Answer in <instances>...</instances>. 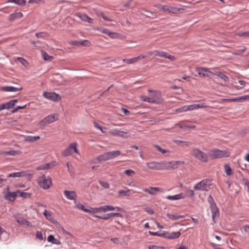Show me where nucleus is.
<instances>
[{
	"label": "nucleus",
	"instance_id": "obj_46",
	"mask_svg": "<svg viewBox=\"0 0 249 249\" xmlns=\"http://www.w3.org/2000/svg\"><path fill=\"white\" fill-rule=\"evenodd\" d=\"M123 62L126 63V64H130L132 63H134L136 62V59L135 57L132 58L131 59L125 58L123 60Z\"/></svg>",
	"mask_w": 249,
	"mask_h": 249
},
{
	"label": "nucleus",
	"instance_id": "obj_33",
	"mask_svg": "<svg viewBox=\"0 0 249 249\" xmlns=\"http://www.w3.org/2000/svg\"><path fill=\"white\" fill-rule=\"evenodd\" d=\"M166 215L169 219L172 220H176L185 217L184 215H177L170 213H167Z\"/></svg>",
	"mask_w": 249,
	"mask_h": 249
},
{
	"label": "nucleus",
	"instance_id": "obj_60",
	"mask_svg": "<svg viewBox=\"0 0 249 249\" xmlns=\"http://www.w3.org/2000/svg\"><path fill=\"white\" fill-rule=\"evenodd\" d=\"M239 36H242L249 37V31H247V32L240 33L239 34Z\"/></svg>",
	"mask_w": 249,
	"mask_h": 249
},
{
	"label": "nucleus",
	"instance_id": "obj_25",
	"mask_svg": "<svg viewBox=\"0 0 249 249\" xmlns=\"http://www.w3.org/2000/svg\"><path fill=\"white\" fill-rule=\"evenodd\" d=\"M43 214L45 216L47 219H48L53 223H55V220H54L53 215L50 212H48L47 210L45 209L44 210V212L43 213Z\"/></svg>",
	"mask_w": 249,
	"mask_h": 249
},
{
	"label": "nucleus",
	"instance_id": "obj_53",
	"mask_svg": "<svg viewBox=\"0 0 249 249\" xmlns=\"http://www.w3.org/2000/svg\"><path fill=\"white\" fill-rule=\"evenodd\" d=\"M134 171L131 169L126 170L124 171V173L129 176H131L132 174H134Z\"/></svg>",
	"mask_w": 249,
	"mask_h": 249
},
{
	"label": "nucleus",
	"instance_id": "obj_36",
	"mask_svg": "<svg viewBox=\"0 0 249 249\" xmlns=\"http://www.w3.org/2000/svg\"><path fill=\"white\" fill-rule=\"evenodd\" d=\"M110 160L119 156L121 154L119 150L113 151L108 152Z\"/></svg>",
	"mask_w": 249,
	"mask_h": 249
},
{
	"label": "nucleus",
	"instance_id": "obj_44",
	"mask_svg": "<svg viewBox=\"0 0 249 249\" xmlns=\"http://www.w3.org/2000/svg\"><path fill=\"white\" fill-rule=\"evenodd\" d=\"M90 42L88 40H79V46H89Z\"/></svg>",
	"mask_w": 249,
	"mask_h": 249
},
{
	"label": "nucleus",
	"instance_id": "obj_19",
	"mask_svg": "<svg viewBox=\"0 0 249 249\" xmlns=\"http://www.w3.org/2000/svg\"><path fill=\"white\" fill-rule=\"evenodd\" d=\"M54 166V162H50L48 163L45 164H42L38 166L36 168V170H46L48 169L52 168Z\"/></svg>",
	"mask_w": 249,
	"mask_h": 249
},
{
	"label": "nucleus",
	"instance_id": "obj_2",
	"mask_svg": "<svg viewBox=\"0 0 249 249\" xmlns=\"http://www.w3.org/2000/svg\"><path fill=\"white\" fill-rule=\"evenodd\" d=\"M209 156L211 159L227 158L230 156V153L228 150H220L218 149H213L210 151Z\"/></svg>",
	"mask_w": 249,
	"mask_h": 249
},
{
	"label": "nucleus",
	"instance_id": "obj_18",
	"mask_svg": "<svg viewBox=\"0 0 249 249\" xmlns=\"http://www.w3.org/2000/svg\"><path fill=\"white\" fill-rule=\"evenodd\" d=\"M111 133L113 136H118L123 138H126L128 134V133L126 132H124L117 129L113 130Z\"/></svg>",
	"mask_w": 249,
	"mask_h": 249
},
{
	"label": "nucleus",
	"instance_id": "obj_40",
	"mask_svg": "<svg viewBox=\"0 0 249 249\" xmlns=\"http://www.w3.org/2000/svg\"><path fill=\"white\" fill-rule=\"evenodd\" d=\"M141 99L143 101L148 102L149 103H154V102H157L156 100H153L152 98H151V97H146L145 96H142Z\"/></svg>",
	"mask_w": 249,
	"mask_h": 249
},
{
	"label": "nucleus",
	"instance_id": "obj_61",
	"mask_svg": "<svg viewBox=\"0 0 249 249\" xmlns=\"http://www.w3.org/2000/svg\"><path fill=\"white\" fill-rule=\"evenodd\" d=\"M187 193L188 196L193 197L195 195V193L192 190H189L187 191Z\"/></svg>",
	"mask_w": 249,
	"mask_h": 249
},
{
	"label": "nucleus",
	"instance_id": "obj_4",
	"mask_svg": "<svg viewBox=\"0 0 249 249\" xmlns=\"http://www.w3.org/2000/svg\"><path fill=\"white\" fill-rule=\"evenodd\" d=\"M191 154L203 162L206 163L208 160L207 155L198 149L194 148L192 149Z\"/></svg>",
	"mask_w": 249,
	"mask_h": 249
},
{
	"label": "nucleus",
	"instance_id": "obj_31",
	"mask_svg": "<svg viewBox=\"0 0 249 249\" xmlns=\"http://www.w3.org/2000/svg\"><path fill=\"white\" fill-rule=\"evenodd\" d=\"M118 195L120 196H130L131 195V191L129 189L121 190L119 191Z\"/></svg>",
	"mask_w": 249,
	"mask_h": 249
},
{
	"label": "nucleus",
	"instance_id": "obj_15",
	"mask_svg": "<svg viewBox=\"0 0 249 249\" xmlns=\"http://www.w3.org/2000/svg\"><path fill=\"white\" fill-rule=\"evenodd\" d=\"M143 191L151 195H156L157 192H162L163 190L159 187H150L149 189H144Z\"/></svg>",
	"mask_w": 249,
	"mask_h": 249
},
{
	"label": "nucleus",
	"instance_id": "obj_28",
	"mask_svg": "<svg viewBox=\"0 0 249 249\" xmlns=\"http://www.w3.org/2000/svg\"><path fill=\"white\" fill-rule=\"evenodd\" d=\"M79 17V18L83 21L87 22L89 23H91L92 22V19L85 14H80Z\"/></svg>",
	"mask_w": 249,
	"mask_h": 249
},
{
	"label": "nucleus",
	"instance_id": "obj_45",
	"mask_svg": "<svg viewBox=\"0 0 249 249\" xmlns=\"http://www.w3.org/2000/svg\"><path fill=\"white\" fill-rule=\"evenodd\" d=\"M17 193L19 194L20 196L23 198L30 197L31 196L30 194L26 192H21L20 191H18Z\"/></svg>",
	"mask_w": 249,
	"mask_h": 249
},
{
	"label": "nucleus",
	"instance_id": "obj_42",
	"mask_svg": "<svg viewBox=\"0 0 249 249\" xmlns=\"http://www.w3.org/2000/svg\"><path fill=\"white\" fill-rule=\"evenodd\" d=\"M173 141L178 145H181L182 144L183 146L187 147L190 145V143L187 142L181 141L179 140H174Z\"/></svg>",
	"mask_w": 249,
	"mask_h": 249
},
{
	"label": "nucleus",
	"instance_id": "obj_5",
	"mask_svg": "<svg viewBox=\"0 0 249 249\" xmlns=\"http://www.w3.org/2000/svg\"><path fill=\"white\" fill-rule=\"evenodd\" d=\"M208 201L210 204V208L212 213L213 220L214 222H215V218L218 216L219 214V210L217 207L213 197L211 195H210L208 197Z\"/></svg>",
	"mask_w": 249,
	"mask_h": 249
},
{
	"label": "nucleus",
	"instance_id": "obj_43",
	"mask_svg": "<svg viewBox=\"0 0 249 249\" xmlns=\"http://www.w3.org/2000/svg\"><path fill=\"white\" fill-rule=\"evenodd\" d=\"M17 222L20 225H24L26 219L22 217L17 216L15 217Z\"/></svg>",
	"mask_w": 249,
	"mask_h": 249
},
{
	"label": "nucleus",
	"instance_id": "obj_3",
	"mask_svg": "<svg viewBox=\"0 0 249 249\" xmlns=\"http://www.w3.org/2000/svg\"><path fill=\"white\" fill-rule=\"evenodd\" d=\"M37 183L40 187L45 190H47L52 185V181L50 178H46L45 175H43L38 178Z\"/></svg>",
	"mask_w": 249,
	"mask_h": 249
},
{
	"label": "nucleus",
	"instance_id": "obj_7",
	"mask_svg": "<svg viewBox=\"0 0 249 249\" xmlns=\"http://www.w3.org/2000/svg\"><path fill=\"white\" fill-rule=\"evenodd\" d=\"M148 92L150 93L151 98L156 100L157 102H154V104H160L162 102V100L161 99L160 92L159 90H153L149 89Z\"/></svg>",
	"mask_w": 249,
	"mask_h": 249
},
{
	"label": "nucleus",
	"instance_id": "obj_12",
	"mask_svg": "<svg viewBox=\"0 0 249 249\" xmlns=\"http://www.w3.org/2000/svg\"><path fill=\"white\" fill-rule=\"evenodd\" d=\"M196 71L200 76L202 77H209L210 76L209 73H213L209 71V69L206 68H199L196 69Z\"/></svg>",
	"mask_w": 249,
	"mask_h": 249
},
{
	"label": "nucleus",
	"instance_id": "obj_34",
	"mask_svg": "<svg viewBox=\"0 0 249 249\" xmlns=\"http://www.w3.org/2000/svg\"><path fill=\"white\" fill-rule=\"evenodd\" d=\"M207 106L205 103H201L199 104H194L190 105L191 110H194L198 108H204L207 107Z\"/></svg>",
	"mask_w": 249,
	"mask_h": 249
},
{
	"label": "nucleus",
	"instance_id": "obj_16",
	"mask_svg": "<svg viewBox=\"0 0 249 249\" xmlns=\"http://www.w3.org/2000/svg\"><path fill=\"white\" fill-rule=\"evenodd\" d=\"M17 194V191L16 192H8L5 195L4 198L7 200L14 201L18 196Z\"/></svg>",
	"mask_w": 249,
	"mask_h": 249
},
{
	"label": "nucleus",
	"instance_id": "obj_22",
	"mask_svg": "<svg viewBox=\"0 0 249 249\" xmlns=\"http://www.w3.org/2000/svg\"><path fill=\"white\" fill-rule=\"evenodd\" d=\"M23 17V14L21 12H16L11 14L9 16V20L10 21H13L15 19L20 18Z\"/></svg>",
	"mask_w": 249,
	"mask_h": 249
},
{
	"label": "nucleus",
	"instance_id": "obj_10",
	"mask_svg": "<svg viewBox=\"0 0 249 249\" xmlns=\"http://www.w3.org/2000/svg\"><path fill=\"white\" fill-rule=\"evenodd\" d=\"M56 115L55 114L48 115L45 117L43 120L40 122L41 125L45 126L48 124H51L56 121Z\"/></svg>",
	"mask_w": 249,
	"mask_h": 249
},
{
	"label": "nucleus",
	"instance_id": "obj_8",
	"mask_svg": "<svg viewBox=\"0 0 249 249\" xmlns=\"http://www.w3.org/2000/svg\"><path fill=\"white\" fill-rule=\"evenodd\" d=\"M43 96L47 99L53 101H57L60 99V96L54 92H49L45 91L43 94Z\"/></svg>",
	"mask_w": 249,
	"mask_h": 249
},
{
	"label": "nucleus",
	"instance_id": "obj_47",
	"mask_svg": "<svg viewBox=\"0 0 249 249\" xmlns=\"http://www.w3.org/2000/svg\"><path fill=\"white\" fill-rule=\"evenodd\" d=\"M149 233L151 235H156L164 237L165 231L163 232L162 233H160L159 232H152L149 231Z\"/></svg>",
	"mask_w": 249,
	"mask_h": 249
},
{
	"label": "nucleus",
	"instance_id": "obj_27",
	"mask_svg": "<svg viewBox=\"0 0 249 249\" xmlns=\"http://www.w3.org/2000/svg\"><path fill=\"white\" fill-rule=\"evenodd\" d=\"M101 212H106L105 206H101L98 208H91V213H99Z\"/></svg>",
	"mask_w": 249,
	"mask_h": 249
},
{
	"label": "nucleus",
	"instance_id": "obj_64",
	"mask_svg": "<svg viewBox=\"0 0 249 249\" xmlns=\"http://www.w3.org/2000/svg\"><path fill=\"white\" fill-rule=\"evenodd\" d=\"M70 44L74 46H79V40H72L70 42Z\"/></svg>",
	"mask_w": 249,
	"mask_h": 249
},
{
	"label": "nucleus",
	"instance_id": "obj_35",
	"mask_svg": "<svg viewBox=\"0 0 249 249\" xmlns=\"http://www.w3.org/2000/svg\"><path fill=\"white\" fill-rule=\"evenodd\" d=\"M12 107H13L10 101L4 104H0V111L4 109H9Z\"/></svg>",
	"mask_w": 249,
	"mask_h": 249
},
{
	"label": "nucleus",
	"instance_id": "obj_50",
	"mask_svg": "<svg viewBox=\"0 0 249 249\" xmlns=\"http://www.w3.org/2000/svg\"><path fill=\"white\" fill-rule=\"evenodd\" d=\"M18 60L20 63H21L24 66H27L28 64L27 61L22 57H18Z\"/></svg>",
	"mask_w": 249,
	"mask_h": 249
},
{
	"label": "nucleus",
	"instance_id": "obj_32",
	"mask_svg": "<svg viewBox=\"0 0 249 249\" xmlns=\"http://www.w3.org/2000/svg\"><path fill=\"white\" fill-rule=\"evenodd\" d=\"M213 74H214L219 78H220L221 79L223 80L225 82H228L229 81V78L227 77L226 75H225L223 72L220 71H216L215 72L213 73Z\"/></svg>",
	"mask_w": 249,
	"mask_h": 249
},
{
	"label": "nucleus",
	"instance_id": "obj_21",
	"mask_svg": "<svg viewBox=\"0 0 249 249\" xmlns=\"http://www.w3.org/2000/svg\"><path fill=\"white\" fill-rule=\"evenodd\" d=\"M184 195L182 193H180L179 194H177L174 196H165L164 198L171 200H175L182 199L184 198Z\"/></svg>",
	"mask_w": 249,
	"mask_h": 249
},
{
	"label": "nucleus",
	"instance_id": "obj_14",
	"mask_svg": "<svg viewBox=\"0 0 249 249\" xmlns=\"http://www.w3.org/2000/svg\"><path fill=\"white\" fill-rule=\"evenodd\" d=\"M22 89V88H16L12 86H5L0 87V90L1 91L5 92H17L20 91Z\"/></svg>",
	"mask_w": 249,
	"mask_h": 249
},
{
	"label": "nucleus",
	"instance_id": "obj_30",
	"mask_svg": "<svg viewBox=\"0 0 249 249\" xmlns=\"http://www.w3.org/2000/svg\"><path fill=\"white\" fill-rule=\"evenodd\" d=\"M40 139V137L39 136H26L24 139V141L33 142Z\"/></svg>",
	"mask_w": 249,
	"mask_h": 249
},
{
	"label": "nucleus",
	"instance_id": "obj_6",
	"mask_svg": "<svg viewBox=\"0 0 249 249\" xmlns=\"http://www.w3.org/2000/svg\"><path fill=\"white\" fill-rule=\"evenodd\" d=\"M209 181L207 179L202 180L196 184L194 189L195 190L208 191L210 188V185L208 184Z\"/></svg>",
	"mask_w": 249,
	"mask_h": 249
},
{
	"label": "nucleus",
	"instance_id": "obj_38",
	"mask_svg": "<svg viewBox=\"0 0 249 249\" xmlns=\"http://www.w3.org/2000/svg\"><path fill=\"white\" fill-rule=\"evenodd\" d=\"M8 2H13L20 6L24 5L26 3L25 0H9Z\"/></svg>",
	"mask_w": 249,
	"mask_h": 249
},
{
	"label": "nucleus",
	"instance_id": "obj_41",
	"mask_svg": "<svg viewBox=\"0 0 249 249\" xmlns=\"http://www.w3.org/2000/svg\"><path fill=\"white\" fill-rule=\"evenodd\" d=\"M76 207L78 209L82 210L85 212L90 213L91 209H88L86 208L82 204H78L76 206Z\"/></svg>",
	"mask_w": 249,
	"mask_h": 249
},
{
	"label": "nucleus",
	"instance_id": "obj_54",
	"mask_svg": "<svg viewBox=\"0 0 249 249\" xmlns=\"http://www.w3.org/2000/svg\"><path fill=\"white\" fill-rule=\"evenodd\" d=\"M36 238H38L40 240H42L43 239V234L41 232L38 231L36 232Z\"/></svg>",
	"mask_w": 249,
	"mask_h": 249
},
{
	"label": "nucleus",
	"instance_id": "obj_48",
	"mask_svg": "<svg viewBox=\"0 0 249 249\" xmlns=\"http://www.w3.org/2000/svg\"><path fill=\"white\" fill-rule=\"evenodd\" d=\"M154 146L158 151L161 152L162 154H165L167 152V151L166 149H162L159 145H154Z\"/></svg>",
	"mask_w": 249,
	"mask_h": 249
},
{
	"label": "nucleus",
	"instance_id": "obj_55",
	"mask_svg": "<svg viewBox=\"0 0 249 249\" xmlns=\"http://www.w3.org/2000/svg\"><path fill=\"white\" fill-rule=\"evenodd\" d=\"M246 98H247L246 95H244L242 96L238 97H237L238 102H240L245 101L247 100Z\"/></svg>",
	"mask_w": 249,
	"mask_h": 249
},
{
	"label": "nucleus",
	"instance_id": "obj_51",
	"mask_svg": "<svg viewBox=\"0 0 249 249\" xmlns=\"http://www.w3.org/2000/svg\"><path fill=\"white\" fill-rule=\"evenodd\" d=\"M18 151L16 150H10L9 151H6V154L8 155H12L15 156L18 154Z\"/></svg>",
	"mask_w": 249,
	"mask_h": 249
},
{
	"label": "nucleus",
	"instance_id": "obj_29",
	"mask_svg": "<svg viewBox=\"0 0 249 249\" xmlns=\"http://www.w3.org/2000/svg\"><path fill=\"white\" fill-rule=\"evenodd\" d=\"M42 57L43 59L46 61H52L53 59V56H51L49 55L45 51L41 50V51Z\"/></svg>",
	"mask_w": 249,
	"mask_h": 249
},
{
	"label": "nucleus",
	"instance_id": "obj_20",
	"mask_svg": "<svg viewBox=\"0 0 249 249\" xmlns=\"http://www.w3.org/2000/svg\"><path fill=\"white\" fill-rule=\"evenodd\" d=\"M28 175V173L26 172H20L17 173H13L7 175V178H20L25 177Z\"/></svg>",
	"mask_w": 249,
	"mask_h": 249
},
{
	"label": "nucleus",
	"instance_id": "obj_59",
	"mask_svg": "<svg viewBox=\"0 0 249 249\" xmlns=\"http://www.w3.org/2000/svg\"><path fill=\"white\" fill-rule=\"evenodd\" d=\"M44 35H46L47 33H45L44 32H40V33H36L35 35L37 38H42L44 36H43Z\"/></svg>",
	"mask_w": 249,
	"mask_h": 249
},
{
	"label": "nucleus",
	"instance_id": "obj_62",
	"mask_svg": "<svg viewBox=\"0 0 249 249\" xmlns=\"http://www.w3.org/2000/svg\"><path fill=\"white\" fill-rule=\"evenodd\" d=\"M245 232L249 235V225H246L243 226Z\"/></svg>",
	"mask_w": 249,
	"mask_h": 249
},
{
	"label": "nucleus",
	"instance_id": "obj_17",
	"mask_svg": "<svg viewBox=\"0 0 249 249\" xmlns=\"http://www.w3.org/2000/svg\"><path fill=\"white\" fill-rule=\"evenodd\" d=\"M64 193L68 199L74 200L76 197V194L74 191L65 190Z\"/></svg>",
	"mask_w": 249,
	"mask_h": 249
},
{
	"label": "nucleus",
	"instance_id": "obj_49",
	"mask_svg": "<svg viewBox=\"0 0 249 249\" xmlns=\"http://www.w3.org/2000/svg\"><path fill=\"white\" fill-rule=\"evenodd\" d=\"M100 184L105 189H108L109 188V184L106 181H99Z\"/></svg>",
	"mask_w": 249,
	"mask_h": 249
},
{
	"label": "nucleus",
	"instance_id": "obj_57",
	"mask_svg": "<svg viewBox=\"0 0 249 249\" xmlns=\"http://www.w3.org/2000/svg\"><path fill=\"white\" fill-rule=\"evenodd\" d=\"M149 249H165L164 248L157 246H150L148 247Z\"/></svg>",
	"mask_w": 249,
	"mask_h": 249
},
{
	"label": "nucleus",
	"instance_id": "obj_39",
	"mask_svg": "<svg viewBox=\"0 0 249 249\" xmlns=\"http://www.w3.org/2000/svg\"><path fill=\"white\" fill-rule=\"evenodd\" d=\"M47 240L48 242H52V243L54 244L59 245L61 243L60 241H58V243H56L57 239H56L54 238V236L53 235H50L48 237Z\"/></svg>",
	"mask_w": 249,
	"mask_h": 249
},
{
	"label": "nucleus",
	"instance_id": "obj_26",
	"mask_svg": "<svg viewBox=\"0 0 249 249\" xmlns=\"http://www.w3.org/2000/svg\"><path fill=\"white\" fill-rule=\"evenodd\" d=\"M101 31L102 33L108 35L111 38H116L118 35L117 33L111 32L106 28H103L102 30H101Z\"/></svg>",
	"mask_w": 249,
	"mask_h": 249
},
{
	"label": "nucleus",
	"instance_id": "obj_24",
	"mask_svg": "<svg viewBox=\"0 0 249 249\" xmlns=\"http://www.w3.org/2000/svg\"><path fill=\"white\" fill-rule=\"evenodd\" d=\"M159 56L168 58L172 61H174L176 60V57L174 56L170 55L168 53L163 51H160Z\"/></svg>",
	"mask_w": 249,
	"mask_h": 249
},
{
	"label": "nucleus",
	"instance_id": "obj_13",
	"mask_svg": "<svg viewBox=\"0 0 249 249\" xmlns=\"http://www.w3.org/2000/svg\"><path fill=\"white\" fill-rule=\"evenodd\" d=\"M181 235L179 231L169 232L165 231L164 238L169 239H175L178 238Z\"/></svg>",
	"mask_w": 249,
	"mask_h": 249
},
{
	"label": "nucleus",
	"instance_id": "obj_23",
	"mask_svg": "<svg viewBox=\"0 0 249 249\" xmlns=\"http://www.w3.org/2000/svg\"><path fill=\"white\" fill-rule=\"evenodd\" d=\"M97 160L99 162L105 161L110 160L108 152H106L103 154L98 156L97 158Z\"/></svg>",
	"mask_w": 249,
	"mask_h": 249
},
{
	"label": "nucleus",
	"instance_id": "obj_52",
	"mask_svg": "<svg viewBox=\"0 0 249 249\" xmlns=\"http://www.w3.org/2000/svg\"><path fill=\"white\" fill-rule=\"evenodd\" d=\"M144 12H146L147 14L144 15L145 16L148 18H152V16L154 15V13L153 12H150L148 10H143Z\"/></svg>",
	"mask_w": 249,
	"mask_h": 249
},
{
	"label": "nucleus",
	"instance_id": "obj_1",
	"mask_svg": "<svg viewBox=\"0 0 249 249\" xmlns=\"http://www.w3.org/2000/svg\"><path fill=\"white\" fill-rule=\"evenodd\" d=\"M177 163L174 162H151L147 163V166L149 169L152 170H172L177 168Z\"/></svg>",
	"mask_w": 249,
	"mask_h": 249
},
{
	"label": "nucleus",
	"instance_id": "obj_58",
	"mask_svg": "<svg viewBox=\"0 0 249 249\" xmlns=\"http://www.w3.org/2000/svg\"><path fill=\"white\" fill-rule=\"evenodd\" d=\"M106 212L114 210V207L112 206L105 205Z\"/></svg>",
	"mask_w": 249,
	"mask_h": 249
},
{
	"label": "nucleus",
	"instance_id": "obj_9",
	"mask_svg": "<svg viewBox=\"0 0 249 249\" xmlns=\"http://www.w3.org/2000/svg\"><path fill=\"white\" fill-rule=\"evenodd\" d=\"M74 151L75 153H78V151L76 148V143H72L70 146L67 148L63 152V155L67 157L71 155L72 153V151Z\"/></svg>",
	"mask_w": 249,
	"mask_h": 249
},
{
	"label": "nucleus",
	"instance_id": "obj_11",
	"mask_svg": "<svg viewBox=\"0 0 249 249\" xmlns=\"http://www.w3.org/2000/svg\"><path fill=\"white\" fill-rule=\"evenodd\" d=\"M93 216L95 217L101 219L107 220L109 219L110 217L112 216H117V217H122V214L120 213H109L105 214L103 216H99L97 215H93Z\"/></svg>",
	"mask_w": 249,
	"mask_h": 249
},
{
	"label": "nucleus",
	"instance_id": "obj_56",
	"mask_svg": "<svg viewBox=\"0 0 249 249\" xmlns=\"http://www.w3.org/2000/svg\"><path fill=\"white\" fill-rule=\"evenodd\" d=\"M161 10H163V11H169L170 12H173V13L174 12L170 10L169 9V7L168 6H166V5L162 6L161 8Z\"/></svg>",
	"mask_w": 249,
	"mask_h": 249
},
{
	"label": "nucleus",
	"instance_id": "obj_37",
	"mask_svg": "<svg viewBox=\"0 0 249 249\" xmlns=\"http://www.w3.org/2000/svg\"><path fill=\"white\" fill-rule=\"evenodd\" d=\"M224 169L227 175L230 176L232 174V169L229 164H224Z\"/></svg>",
	"mask_w": 249,
	"mask_h": 249
},
{
	"label": "nucleus",
	"instance_id": "obj_63",
	"mask_svg": "<svg viewBox=\"0 0 249 249\" xmlns=\"http://www.w3.org/2000/svg\"><path fill=\"white\" fill-rule=\"evenodd\" d=\"M246 48H245L243 49L237 50L236 51V52L235 53V54H237V55H241L243 53H244L246 51Z\"/></svg>",
	"mask_w": 249,
	"mask_h": 249
}]
</instances>
